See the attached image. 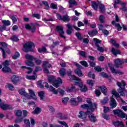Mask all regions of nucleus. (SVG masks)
Returning a JSON list of instances; mask_svg holds the SVG:
<instances>
[{"instance_id":"nucleus-1","label":"nucleus","mask_w":127,"mask_h":127,"mask_svg":"<svg viewBox=\"0 0 127 127\" xmlns=\"http://www.w3.org/2000/svg\"><path fill=\"white\" fill-rule=\"evenodd\" d=\"M87 103L88 104H85L81 106L82 109L87 110L88 113H93L95 111V109H97V106L98 104L96 103L92 104V101H91V99L88 98L87 100Z\"/></svg>"},{"instance_id":"nucleus-2","label":"nucleus","mask_w":127,"mask_h":127,"mask_svg":"<svg viewBox=\"0 0 127 127\" xmlns=\"http://www.w3.org/2000/svg\"><path fill=\"white\" fill-rule=\"evenodd\" d=\"M48 79L49 83H51L54 87H55V88H58V87H59V85H60V84H62V79H61L60 77H58V80H55L54 76L51 75L48 76Z\"/></svg>"},{"instance_id":"nucleus-3","label":"nucleus","mask_w":127,"mask_h":127,"mask_svg":"<svg viewBox=\"0 0 127 127\" xmlns=\"http://www.w3.org/2000/svg\"><path fill=\"white\" fill-rule=\"evenodd\" d=\"M121 4L122 8V9L123 11H127V7H126V3L124 2H122L120 0H114V8L116 9L118 8V6L117 5V4Z\"/></svg>"},{"instance_id":"nucleus-4","label":"nucleus","mask_w":127,"mask_h":127,"mask_svg":"<svg viewBox=\"0 0 127 127\" xmlns=\"http://www.w3.org/2000/svg\"><path fill=\"white\" fill-rule=\"evenodd\" d=\"M38 71H41V67L39 66H36L35 70L33 71V75H27L26 76V79L28 80H35L37 77V75H36V72H38Z\"/></svg>"},{"instance_id":"nucleus-5","label":"nucleus","mask_w":127,"mask_h":127,"mask_svg":"<svg viewBox=\"0 0 127 127\" xmlns=\"http://www.w3.org/2000/svg\"><path fill=\"white\" fill-rule=\"evenodd\" d=\"M63 26L62 25H58L56 27V31H57L58 33H59V35L60 37H62L63 38H66V37L64 36L65 34V32H64V30H63Z\"/></svg>"},{"instance_id":"nucleus-6","label":"nucleus","mask_w":127,"mask_h":127,"mask_svg":"<svg viewBox=\"0 0 127 127\" xmlns=\"http://www.w3.org/2000/svg\"><path fill=\"white\" fill-rule=\"evenodd\" d=\"M33 46H34V43L31 42H28L24 45L23 50L24 52H28Z\"/></svg>"},{"instance_id":"nucleus-7","label":"nucleus","mask_w":127,"mask_h":127,"mask_svg":"<svg viewBox=\"0 0 127 127\" xmlns=\"http://www.w3.org/2000/svg\"><path fill=\"white\" fill-rule=\"evenodd\" d=\"M57 17L58 19H59V20H62L64 22H68V21H70V18H69V16L67 15H64L62 16L60 14L57 13Z\"/></svg>"},{"instance_id":"nucleus-8","label":"nucleus","mask_w":127,"mask_h":127,"mask_svg":"<svg viewBox=\"0 0 127 127\" xmlns=\"http://www.w3.org/2000/svg\"><path fill=\"white\" fill-rule=\"evenodd\" d=\"M3 23L2 26H0V31H3V30H8L6 29V26L10 25V21L9 20H3L2 21Z\"/></svg>"},{"instance_id":"nucleus-9","label":"nucleus","mask_w":127,"mask_h":127,"mask_svg":"<svg viewBox=\"0 0 127 127\" xmlns=\"http://www.w3.org/2000/svg\"><path fill=\"white\" fill-rule=\"evenodd\" d=\"M114 115H117L118 117H120L122 119L126 118V114L121 109H116L113 110Z\"/></svg>"},{"instance_id":"nucleus-10","label":"nucleus","mask_w":127,"mask_h":127,"mask_svg":"<svg viewBox=\"0 0 127 127\" xmlns=\"http://www.w3.org/2000/svg\"><path fill=\"white\" fill-rule=\"evenodd\" d=\"M49 90L51 92H53L54 94H55L56 95H57V94H58V93H59L61 95H65V91L60 88L58 89V90H56L54 87H53V86H50L49 87Z\"/></svg>"},{"instance_id":"nucleus-11","label":"nucleus","mask_w":127,"mask_h":127,"mask_svg":"<svg viewBox=\"0 0 127 127\" xmlns=\"http://www.w3.org/2000/svg\"><path fill=\"white\" fill-rule=\"evenodd\" d=\"M108 65L112 73H114V74H118V75H123V74H124V73H123V72L121 71L116 70L114 67V65H113L112 64L110 63L108 64Z\"/></svg>"},{"instance_id":"nucleus-12","label":"nucleus","mask_w":127,"mask_h":127,"mask_svg":"<svg viewBox=\"0 0 127 127\" xmlns=\"http://www.w3.org/2000/svg\"><path fill=\"white\" fill-rule=\"evenodd\" d=\"M93 40L95 42V45L96 47H97V50H98V51H100V52H104V51H105V49H104V48L102 47L99 46V44L101 43V41L96 38H94Z\"/></svg>"},{"instance_id":"nucleus-13","label":"nucleus","mask_w":127,"mask_h":127,"mask_svg":"<svg viewBox=\"0 0 127 127\" xmlns=\"http://www.w3.org/2000/svg\"><path fill=\"white\" fill-rule=\"evenodd\" d=\"M75 86H77L78 87H79L80 88V90L81 92H87V90H88V88L86 85H83V83L82 82H76L75 83Z\"/></svg>"},{"instance_id":"nucleus-14","label":"nucleus","mask_w":127,"mask_h":127,"mask_svg":"<svg viewBox=\"0 0 127 127\" xmlns=\"http://www.w3.org/2000/svg\"><path fill=\"white\" fill-rule=\"evenodd\" d=\"M0 108L4 111H6V110H13L12 106L8 104H6L3 102L1 104V106H0Z\"/></svg>"},{"instance_id":"nucleus-15","label":"nucleus","mask_w":127,"mask_h":127,"mask_svg":"<svg viewBox=\"0 0 127 127\" xmlns=\"http://www.w3.org/2000/svg\"><path fill=\"white\" fill-rule=\"evenodd\" d=\"M79 114L78 118L79 119H82V120H83L84 122H88V120H87V112L80 111Z\"/></svg>"},{"instance_id":"nucleus-16","label":"nucleus","mask_w":127,"mask_h":127,"mask_svg":"<svg viewBox=\"0 0 127 127\" xmlns=\"http://www.w3.org/2000/svg\"><path fill=\"white\" fill-rule=\"evenodd\" d=\"M43 68H44V71L45 73L48 74V73H49V70H48V69L46 68H50V67H51V64H49L47 62H44L43 64Z\"/></svg>"},{"instance_id":"nucleus-17","label":"nucleus","mask_w":127,"mask_h":127,"mask_svg":"<svg viewBox=\"0 0 127 127\" xmlns=\"http://www.w3.org/2000/svg\"><path fill=\"white\" fill-rule=\"evenodd\" d=\"M117 84L118 87H119L122 90V91L124 92V90H125V88L127 86V83H126V81L122 80L121 82H118Z\"/></svg>"},{"instance_id":"nucleus-18","label":"nucleus","mask_w":127,"mask_h":127,"mask_svg":"<svg viewBox=\"0 0 127 127\" xmlns=\"http://www.w3.org/2000/svg\"><path fill=\"white\" fill-rule=\"evenodd\" d=\"M23 102L25 103H26L27 102L28 100H35L36 101L37 100V97H36V96H24L23 97Z\"/></svg>"},{"instance_id":"nucleus-19","label":"nucleus","mask_w":127,"mask_h":127,"mask_svg":"<svg viewBox=\"0 0 127 127\" xmlns=\"http://www.w3.org/2000/svg\"><path fill=\"white\" fill-rule=\"evenodd\" d=\"M25 27L26 29H28V30H31L32 32H35V26L33 24H31L29 25L27 24L25 25Z\"/></svg>"},{"instance_id":"nucleus-20","label":"nucleus","mask_w":127,"mask_h":127,"mask_svg":"<svg viewBox=\"0 0 127 127\" xmlns=\"http://www.w3.org/2000/svg\"><path fill=\"white\" fill-rule=\"evenodd\" d=\"M98 28H99V30L102 31V32L105 35H108V34H110V33L109 32V31L104 29V26H103V25H102L101 24H98Z\"/></svg>"},{"instance_id":"nucleus-21","label":"nucleus","mask_w":127,"mask_h":127,"mask_svg":"<svg viewBox=\"0 0 127 127\" xmlns=\"http://www.w3.org/2000/svg\"><path fill=\"white\" fill-rule=\"evenodd\" d=\"M88 58L90 60V61L88 62L90 66H91V67H94V66L96 65V63H95V60H96V58H95V57L91 56H89L88 57Z\"/></svg>"},{"instance_id":"nucleus-22","label":"nucleus","mask_w":127,"mask_h":127,"mask_svg":"<svg viewBox=\"0 0 127 127\" xmlns=\"http://www.w3.org/2000/svg\"><path fill=\"white\" fill-rule=\"evenodd\" d=\"M110 107L111 109H115L117 107V101L113 97L111 98Z\"/></svg>"},{"instance_id":"nucleus-23","label":"nucleus","mask_w":127,"mask_h":127,"mask_svg":"<svg viewBox=\"0 0 127 127\" xmlns=\"http://www.w3.org/2000/svg\"><path fill=\"white\" fill-rule=\"evenodd\" d=\"M11 81L13 84H16L19 81V76L16 75H13L11 77Z\"/></svg>"},{"instance_id":"nucleus-24","label":"nucleus","mask_w":127,"mask_h":127,"mask_svg":"<svg viewBox=\"0 0 127 127\" xmlns=\"http://www.w3.org/2000/svg\"><path fill=\"white\" fill-rule=\"evenodd\" d=\"M88 118L89 119V121H90V122L92 123H96V122H98L97 117L95 116L94 114H90L88 116Z\"/></svg>"},{"instance_id":"nucleus-25","label":"nucleus","mask_w":127,"mask_h":127,"mask_svg":"<svg viewBox=\"0 0 127 127\" xmlns=\"http://www.w3.org/2000/svg\"><path fill=\"white\" fill-rule=\"evenodd\" d=\"M98 89H100L102 92L103 93V95L105 96H107L108 94V90L107 89V88L105 86H98Z\"/></svg>"},{"instance_id":"nucleus-26","label":"nucleus","mask_w":127,"mask_h":127,"mask_svg":"<svg viewBox=\"0 0 127 127\" xmlns=\"http://www.w3.org/2000/svg\"><path fill=\"white\" fill-rule=\"evenodd\" d=\"M18 93L21 96H28V94L26 93V91H25V88L19 89Z\"/></svg>"},{"instance_id":"nucleus-27","label":"nucleus","mask_w":127,"mask_h":127,"mask_svg":"<svg viewBox=\"0 0 127 127\" xmlns=\"http://www.w3.org/2000/svg\"><path fill=\"white\" fill-rule=\"evenodd\" d=\"M74 73L76 74L79 77H83L84 76V74H83V72H82V71H81V69L79 68H77L74 70Z\"/></svg>"},{"instance_id":"nucleus-28","label":"nucleus","mask_w":127,"mask_h":127,"mask_svg":"<svg viewBox=\"0 0 127 127\" xmlns=\"http://www.w3.org/2000/svg\"><path fill=\"white\" fill-rule=\"evenodd\" d=\"M66 26L68 28V29L66 31V33L68 35H70V34L72 33V26L71 25V24L68 23L66 25Z\"/></svg>"},{"instance_id":"nucleus-29","label":"nucleus","mask_w":127,"mask_h":127,"mask_svg":"<svg viewBox=\"0 0 127 127\" xmlns=\"http://www.w3.org/2000/svg\"><path fill=\"white\" fill-rule=\"evenodd\" d=\"M74 5H77V2L75 0H69V6L71 8L74 6Z\"/></svg>"},{"instance_id":"nucleus-30","label":"nucleus","mask_w":127,"mask_h":127,"mask_svg":"<svg viewBox=\"0 0 127 127\" xmlns=\"http://www.w3.org/2000/svg\"><path fill=\"white\" fill-rule=\"evenodd\" d=\"M113 125L115 127L120 126L121 127H125V125H124V123L122 122H113Z\"/></svg>"},{"instance_id":"nucleus-31","label":"nucleus","mask_w":127,"mask_h":127,"mask_svg":"<svg viewBox=\"0 0 127 127\" xmlns=\"http://www.w3.org/2000/svg\"><path fill=\"white\" fill-rule=\"evenodd\" d=\"M112 24L115 25V26L117 28V29L119 30V31H121V30H122V26H121V25L119 23L116 24V21H113Z\"/></svg>"},{"instance_id":"nucleus-32","label":"nucleus","mask_w":127,"mask_h":127,"mask_svg":"<svg viewBox=\"0 0 127 127\" xmlns=\"http://www.w3.org/2000/svg\"><path fill=\"white\" fill-rule=\"evenodd\" d=\"M25 63L26 65L30 67H33L35 65L34 63L32 61H25Z\"/></svg>"},{"instance_id":"nucleus-33","label":"nucleus","mask_w":127,"mask_h":127,"mask_svg":"<svg viewBox=\"0 0 127 127\" xmlns=\"http://www.w3.org/2000/svg\"><path fill=\"white\" fill-rule=\"evenodd\" d=\"M21 69H27L28 71H27V74H31L32 73V68L30 67H27L25 66H22L21 67Z\"/></svg>"},{"instance_id":"nucleus-34","label":"nucleus","mask_w":127,"mask_h":127,"mask_svg":"<svg viewBox=\"0 0 127 127\" xmlns=\"http://www.w3.org/2000/svg\"><path fill=\"white\" fill-rule=\"evenodd\" d=\"M41 112V108L39 107H36L34 111H33L32 113V114H34L35 115H38L40 114Z\"/></svg>"},{"instance_id":"nucleus-35","label":"nucleus","mask_w":127,"mask_h":127,"mask_svg":"<svg viewBox=\"0 0 127 127\" xmlns=\"http://www.w3.org/2000/svg\"><path fill=\"white\" fill-rule=\"evenodd\" d=\"M70 103L72 105V106H78V103L76 100V98H71L70 100Z\"/></svg>"},{"instance_id":"nucleus-36","label":"nucleus","mask_w":127,"mask_h":127,"mask_svg":"<svg viewBox=\"0 0 127 127\" xmlns=\"http://www.w3.org/2000/svg\"><path fill=\"white\" fill-rule=\"evenodd\" d=\"M91 3H92L91 4L92 7L95 10H97V9H98V6L99 5L98 4V3L95 2L94 1H92Z\"/></svg>"},{"instance_id":"nucleus-37","label":"nucleus","mask_w":127,"mask_h":127,"mask_svg":"<svg viewBox=\"0 0 127 127\" xmlns=\"http://www.w3.org/2000/svg\"><path fill=\"white\" fill-rule=\"evenodd\" d=\"M97 33H98V31H97V30H94L93 31H90L88 32V34L91 36V37L95 36Z\"/></svg>"},{"instance_id":"nucleus-38","label":"nucleus","mask_w":127,"mask_h":127,"mask_svg":"<svg viewBox=\"0 0 127 127\" xmlns=\"http://www.w3.org/2000/svg\"><path fill=\"white\" fill-rule=\"evenodd\" d=\"M74 89H75V87L74 86V85H69L68 87H67L66 91L68 93H70L72 92V91H74Z\"/></svg>"},{"instance_id":"nucleus-39","label":"nucleus","mask_w":127,"mask_h":127,"mask_svg":"<svg viewBox=\"0 0 127 127\" xmlns=\"http://www.w3.org/2000/svg\"><path fill=\"white\" fill-rule=\"evenodd\" d=\"M111 52H112L114 55H118V54H120L121 51L118 49H115V48H113L111 50Z\"/></svg>"},{"instance_id":"nucleus-40","label":"nucleus","mask_w":127,"mask_h":127,"mask_svg":"<svg viewBox=\"0 0 127 127\" xmlns=\"http://www.w3.org/2000/svg\"><path fill=\"white\" fill-rule=\"evenodd\" d=\"M68 101H69V97H64L62 99V102L64 105H67Z\"/></svg>"},{"instance_id":"nucleus-41","label":"nucleus","mask_w":127,"mask_h":127,"mask_svg":"<svg viewBox=\"0 0 127 127\" xmlns=\"http://www.w3.org/2000/svg\"><path fill=\"white\" fill-rule=\"evenodd\" d=\"M15 115L16 117H18V118H19V117H21L22 116V112L21 110H17L15 112Z\"/></svg>"},{"instance_id":"nucleus-42","label":"nucleus","mask_w":127,"mask_h":127,"mask_svg":"<svg viewBox=\"0 0 127 127\" xmlns=\"http://www.w3.org/2000/svg\"><path fill=\"white\" fill-rule=\"evenodd\" d=\"M24 123L26 126V127H30V122L28 119H24Z\"/></svg>"},{"instance_id":"nucleus-43","label":"nucleus","mask_w":127,"mask_h":127,"mask_svg":"<svg viewBox=\"0 0 127 127\" xmlns=\"http://www.w3.org/2000/svg\"><path fill=\"white\" fill-rule=\"evenodd\" d=\"M6 89H9L11 91H13L14 87L13 86L12 84H8L5 85Z\"/></svg>"},{"instance_id":"nucleus-44","label":"nucleus","mask_w":127,"mask_h":127,"mask_svg":"<svg viewBox=\"0 0 127 127\" xmlns=\"http://www.w3.org/2000/svg\"><path fill=\"white\" fill-rule=\"evenodd\" d=\"M87 84H88V85H90V86H94V84H95V81L93 80L92 79H88L87 80Z\"/></svg>"},{"instance_id":"nucleus-45","label":"nucleus","mask_w":127,"mask_h":127,"mask_svg":"<svg viewBox=\"0 0 127 127\" xmlns=\"http://www.w3.org/2000/svg\"><path fill=\"white\" fill-rule=\"evenodd\" d=\"M26 59L29 61H33L34 59V57L33 56L30 55H26L25 56Z\"/></svg>"},{"instance_id":"nucleus-46","label":"nucleus","mask_w":127,"mask_h":127,"mask_svg":"<svg viewBox=\"0 0 127 127\" xmlns=\"http://www.w3.org/2000/svg\"><path fill=\"white\" fill-rule=\"evenodd\" d=\"M2 70L3 72H4L5 73H7L8 72H10V68L7 67V66H4L2 69Z\"/></svg>"},{"instance_id":"nucleus-47","label":"nucleus","mask_w":127,"mask_h":127,"mask_svg":"<svg viewBox=\"0 0 127 127\" xmlns=\"http://www.w3.org/2000/svg\"><path fill=\"white\" fill-rule=\"evenodd\" d=\"M65 72H66V70H65L64 68H62L59 71V73L61 76H62V77H63L65 75Z\"/></svg>"},{"instance_id":"nucleus-48","label":"nucleus","mask_w":127,"mask_h":127,"mask_svg":"<svg viewBox=\"0 0 127 127\" xmlns=\"http://www.w3.org/2000/svg\"><path fill=\"white\" fill-rule=\"evenodd\" d=\"M111 43H112V44L113 45H114V46H115L116 47H119V46H120V45H119V44H117V43L116 42V40H115L114 39H111L110 40Z\"/></svg>"},{"instance_id":"nucleus-49","label":"nucleus","mask_w":127,"mask_h":127,"mask_svg":"<svg viewBox=\"0 0 127 127\" xmlns=\"http://www.w3.org/2000/svg\"><path fill=\"white\" fill-rule=\"evenodd\" d=\"M88 77L90 78H92V79H95V74L93 71H90L88 75Z\"/></svg>"},{"instance_id":"nucleus-50","label":"nucleus","mask_w":127,"mask_h":127,"mask_svg":"<svg viewBox=\"0 0 127 127\" xmlns=\"http://www.w3.org/2000/svg\"><path fill=\"white\" fill-rule=\"evenodd\" d=\"M99 8L101 12H104L105 11V5L100 4L99 5Z\"/></svg>"},{"instance_id":"nucleus-51","label":"nucleus","mask_w":127,"mask_h":127,"mask_svg":"<svg viewBox=\"0 0 127 127\" xmlns=\"http://www.w3.org/2000/svg\"><path fill=\"white\" fill-rule=\"evenodd\" d=\"M11 40L12 41H18V37L15 35H13L11 38Z\"/></svg>"},{"instance_id":"nucleus-52","label":"nucleus","mask_w":127,"mask_h":127,"mask_svg":"<svg viewBox=\"0 0 127 127\" xmlns=\"http://www.w3.org/2000/svg\"><path fill=\"white\" fill-rule=\"evenodd\" d=\"M42 3H43V4H44V5L45 6V9H49V5H48V2H47V1H42Z\"/></svg>"},{"instance_id":"nucleus-53","label":"nucleus","mask_w":127,"mask_h":127,"mask_svg":"<svg viewBox=\"0 0 127 127\" xmlns=\"http://www.w3.org/2000/svg\"><path fill=\"white\" fill-rule=\"evenodd\" d=\"M71 80H73L74 81H81V79L78 77H76L75 75L71 76Z\"/></svg>"},{"instance_id":"nucleus-54","label":"nucleus","mask_w":127,"mask_h":127,"mask_svg":"<svg viewBox=\"0 0 127 127\" xmlns=\"http://www.w3.org/2000/svg\"><path fill=\"white\" fill-rule=\"evenodd\" d=\"M58 123H59V124H60L61 125H62V126H64L65 127H69V126H68V125H67V123H66L64 121H59Z\"/></svg>"},{"instance_id":"nucleus-55","label":"nucleus","mask_w":127,"mask_h":127,"mask_svg":"<svg viewBox=\"0 0 127 127\" xmlns=\"http://www.w3.org/2000/svg\"><path fill=\"white\" fill-rule=\"evenodd\" d=\"M103 69H104V68H102L100 66H96L94 67V69L95 71H97V72H101Z\"/></svg>"},{"instance_id":"nucleus-56","label":"nucleus","mask_w":127,"mask_h":127,"mask_svg":"<svg viewBox=\"0 0 127 127\" xmlns=\"http://www.w3.org/2000/svg\"><path fill=\"white\" fill-rule=\"evenodd\" d=\"M38 51L40 53H42V52H46V48H45V47H43L42 48L38 49Z\"/></svg>"},{"instance_id":"nucleus-57","label":"nucleus","mask_w":127,"mask_h":127,"mask_svg":"<svg viewBox=\"0 0 127 127\" xmlns=\"http://www.w3.org/2000/svg\"><path fill=\"white\" fill-rule=\"evenodd\" d=\"M80 64L84 66V67H88V64L87 63L86 61H82L80 62Z\"/></svg>"},{"instance_id":"nucleus-58","label":"nucleus","mask_w":127,"mask_h":127,"mask_svg":"<svg viewBox=\"0 0 127 127\" xmlns=\"http://www.w3.org/2000/svg\"><path fill=\"white\" fill-rule=\"evenodd\" d=\"M32 16L33 17H35L36 18H37V19H40V15L39 14H37V13L33 14L32 15Z\"/></svg>"},{"instance_id":"nucleus-59","label":"nucleus","mask_w":127,"mask_h":127,"mask_svg":"<svg viewBox=\"0 0 127 127\" xmlns=\"http://www.w3.org/2000/svg\"><path fill=\"white\" fill-rule=\"evenodd\" d=\"M100 74L103 78H109V75H108V74L104 72H101Z\"/></svg>"},{"instance_id":"nucleus-60","label":"nucleus","mask_w":127,"mask_h":127,"mask_svg":"<svg viewBox=\"0 0 127 127\" xmlns=\"http://www.w3.org/2000/svg\"><path fill=\"white\" fill-rule=\"evenodd\" d=\"M51 7L53 9H57V4L52 3L51 4Z\"/></svg>"},{"instance_id":"nucleus-61","label":"nucleus","mask_w":127,"mask_h":127,"mask_svg":"<svg viewBox=\"0 0 127 127\" xmlns=\"http://www.w3.org/2000/svg\"><path fill=\"white\" fill-rule=\"evenodd\" d=\"M19 57V53L16 52L15 55L12 57L13 59H17Z\"/></svg>"},{"instance_id":"nucleus-62","label":"nucleus","mask_w":127,"mask_h":127,"mask_svg":"<svg viewBox=\"0 0 127 127\" xmlns=\"http://www.w3.org/2000/svg\"><path fill=\"white\" fill-rule=\"evenodd\" d=\"M102 117L104 118L105 120H107V121H109V120H110L109 115H108L106 114H103L102 115Z\"/></svg>"},{"instance_id":"nucleus-63","label":"nucleus","mask_w":127,"mask_h":127,"mask_svg":"<svg viewBox=\"0 0 127 127\" xmlns=\"http://www.w3.org/2000/svg\"><path fill=\"white\" fill-rule=\"evenodd\" d=\"M94 93L96 96H101V91L99 89H96Z\"/></svg>"},{"instance_id":"nucleus-64","label":"nucleus","mask_w":127,"mask_h":127,"mask_svg":"<svg viewBox=\"0 0 127 127\" xmlns=\"http://www.w3.org/2000/svg\"><path fill=\"white\" fill-rule=\"evenodd\" d=\"M104 112L105 114H106V113H108V112H110V108L104 106Z\"/></svg>"}]
</instances>
